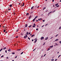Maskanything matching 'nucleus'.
Returning a JSON list of instances; mask_svg holds the SVG:
<instances>
[{
    "label": "nucleus",
    "instance_id": "f257e3e1",
    "mask_svg": "<svg viewBox=\"0 0 61 61\" xmlns=\"http://www.w3.org/2000/svg\"><path fill=\"white\" fill-rule=\"evenodd\" d=\"M24 37L25 38H26V37H27V34H26L25 36H24Z\"/></svg>",
    "mask_w": 61,
    "mask_h": 61
},
{
    "label": "nucleus",
    "instance_id": "774afa93",
    "mask_svg": "<svg viewBox=\"0 0 61 61\" xmlns=\"http://www.w3.org/2000/svg\"><path fill=\"white\" fill-rule=\"evenodd\" d=\"M60 2H61V0H60Z\"/></svg>",
    "mask_w": 61,
    "mask_h": 61
},
{
    "label": "nucleus",
    "instance_id": "20e7f679",
    "mask_svg": "<svg viewBox=\"0 0 61 61\" xmlns=\"http://www.w3.org/2000/svg\"><path fill=\"white\" fill-rule=\"evenodd\" d=\"M42 19L41 18H40V19H38V21H40L41 20H42Z\"/></svg>",
    "mask_w": 61,
    "mask_h": 61
},
{
    "label": "nucleus",
    "instance_id": "393cba45",
    "mask_svg": "<svg viewBox=\"0 0 61 61\" xmlns=\"http://www.w3.org/2000/svg\"><path fill=\"white\" fill-rule=\"evenodd\" d=\"M31 26H32V25H30V26H29V27H31Z\"/></svg>",
    "mask_w": 61,
    "mask_h": 61
},
{
    "label": "nucleus",
    "instance_id": "4be33fe9",
    "mask_svg": "<svg viewBox=\"0 0 61 61\" xmlns=\"http://www.w3.org/2000/svg\"><path fill=\"white\" fill-rule=\"evenodd\" d=\"M50 48H48V49L47 51H48V50H50Z\"/></svg>",
    "mask_w": 61,
    "mask_h": 61
},
{
    "label": "nucleus",
    "instance_id": "423d86ee",
    "mask_svg": "<svg viewBox=\"0 0 61 61\" xmlns=\"http://www.w3.org/2000/svg\"><path fill=\"white\" fill-rule=\"evenodd\" d=\"M27 24H26L25 26V27H27Z\"/></svg>",
    "mask_w": 61,
    "mask_h": 61
},
{
    "label": "nucleus",
    "instance_id": "13d9d810",
    "mask_svg": "<svg viewBox=\"0 0 61 61\" xmlns=\"http://www.w3.org/2000/svg\"><path fill=\"white\" fill-rule=\"evenodd\" d=\"M24 4H25V3H23V5H24Z\"/></svg>",
    "mask_w": 61,
    "mask_h": 61
},
{
    "label": "nucleus",
    "instance_id": "4468645a",
    "mask_svg": "<svg viewBox=\"0 0 61 61\" xmlns=\"http://www.w3.org/2000/svg\"><path fill=\"white\" fill-rule=\"evenodd\" d=\"M35 19L34 18L33 20V22H34V21H35Z\"/></svg>",
    "mask_w": 61,
    "mask_h": 61
},
{
    "label": "nucleus",
    "instance_id": "4d7b16f0",
    "mask_svg": "<svg viewBox=\"0 0 61 61\" xmlns=\"http://www.w3.org/2000/svg\"><path fill=\"white\" fill-rule=\"evenodd\" d=\"M54 1V0H52V2H53Z\"/></svg>",
    "mask_w": 61,
    "mask_h": 61
},
{
    "label": "nucleus",
    "instance_id": "37998d69",
    "mask_svg": "<svg viewBox=\"0 0 61 61\" xmlns=\"http://www.w3.org/2000/svg\"><path fill=\"white\" fill-rule=\"evenodd\" d=\"M16 38H18V36H17L16 37Z\"/></svg>",
    "mask_w": 61,
    "mask_h": 61
},
{
    "label": "nucleus",
    "instance_id": "c03bdc74",
    "mask_svg": "<svg viewBox=\"0 0 61 61\" xmlns=\"http://www.w3.org/2000/svg\"><path fill=\"white\" fill-rule=\"evenodd\" d=\"M59 43L60 44H61V41H59Z\"/></svg>",
    "mask_w": 61,
    "mask_h": 61
},
{
    "label": "nucleus",
    "instance_id": "5fc2aeb1",
    "mask_svg": "<svg viewBox=\"0 0 61 61\" xmlns=\"http://www.w3.org/2000/svg\"><path fill=\"white\" fill-rule=\"evenodd\" d=\"M44 26V25H43L41 27H43V26Z\"/></svg>",
    "mask_w": 61,
    "mask_h": 61
},
{
    "label": "nucleus",
    "instance_id": "ea45409f",
    "mask_svg": "<svg viewBox=\"0 0 61 61\" xmlns=\"http://www.w3.org/2000/svg\"><path fill=\"white\" fill-rule=\"evenodd\" d=\"M5 52H6V53H7V51L6 50L5 51Z\"/></svg>",
    "mask_w": 61,
    "mask_h": 61
},
{
    "label": "nucleus",
    "instance_id": "c85d7f7f",
    "mask_svg": "<svg viewBox=\"0 0 61 61\" xmlns=\"http://www.w3.org/2000/svg\"><path fill=\"white\" fill-rule=\"evenodd\" d=\"M23 52H22L21 53V55H22V54H23Z\"/></svg>",
    "mask_w": 61,
    "mask_h": 61
},
{
    "label": "nucleus",
    "instance_id": "2eb2a0df",
    "mask_svg": "<svg viewBox=\"0 0 61 61\" xmlns=\"http://www.w3.org/2000/svg\"><path fill=\"white\" fill-rule=\"evenodd\" d=\"M34 7V6H33L31 7V9H33V8Z\"/></svg>",
    "mask_w": 61,
    "mask_h": 61
},
{
    "label": "nucleus",
    "instance_id": "412c9836",
    "mask_svg": "<svg viewBox=\"0 0 61 61\" xmlns=\"http://www.w3.org/2000/svg\"><path fill=\"white\" fill-rule=\"evenodd\" d=\"M26 34L27 35H28V32H27L26 33Z\"/></svg>",
    "mask_w": 61,
    "mask_h": 61
},
{
    "label": "nucleus",
    "instance_id": "cd10ccee",
    "mask_svg": "<svg viewBox=\"0 0 61 61\" xmlns=\"http://www.w3.org/2000/svg\"><path fill=\"white\" fill-rule=\"evenodd\" d=\"M54 60V59H52L51 60V61H53Z\"/></svg>",
    "mask_w": 61,
    "mask_h": 61
},
{
    "label": "nucleus",
    "instance_id": "2f4dec72",
    "mask_svg": "<svg viewBox=\"0 0 61 61\" xmlns=\"http://www.w3.org/2000/svg\"><path fill=\"white\" fill-rule=\"evenodd\" d=\"M55 44V45H56H56H58V44H57V43H56Z\"/></svg>",
    "mask_w": 61,
    "mask_h": 61
},
{
    "label": "nucleus",
    "instance_id": "69168bd1",
    "mask_svg": "<svg viewBox=\"0 0 61 61\" xmlns=\"http://www.w3.org/2000/svg\"><path fill=\"white\" fill-rule=\"evenodd\" d=\"M21 4L20 3H19V5H20Z\"/></svg>",
    "mask_w": 61,
    "mask_h": 61
},
{
    "label": "nucleus",
    "instance_id": "ddd939ff",
    "mask_svg": "<svg viewBox=\"0 0 61 61\" xmlns=\"http://www.w3.org/2000/svg\"><path fill=\"white\" fill-rule=\"evenodd\" d=\"M58 5V3L56 4H55V5L56 6H57V5Z\"/></svg>",
    "mask_w": 61,
    "mask_h": 61
},
{
    "label": "nucleus",
    "instance_id": "bf43d9fd",
    "mask_svg": "<svg viewBox=\"0 0 61 61\" xmlns=\"http://www.w3.org/2000/svg\"><path fill=\"white\" fill-rule=\"evenodd\" d=\"M5 33L6 34V33H7V31H6L5 32Z\"/></svg>",
    "mask_w": 61,
    "mask_h": 61
},
{
    "label": "nucleus",
    "instance_id": "052dcab7",
    "mask_svg": "<svg viewBox=\"0 0 61 61\" xmlns=\"http://www.w3.org/2000/svg\"><path fill=\"white\" fill-rule=\"evenodd\" d=\"M53 7H55V5H53Z\"/></svg>",
    "mask_w": 61,
    "mask_h": 61
},
{
    "label": "nucleus",
    "instance_id": "9b49d317",
    "mask_svg": "<svg viewBox=\"0 0 61 61\" xmlns=\"http://www.w3.org/2000/svg\"><path fill=\"white\" fill-rule=\"evenodd\" d=\"M37 39L35 40L34 42V43H36V41H37Z\"/></svg>",
    "mask_w": 61,
    "mask_h": 61
},
{
    "label": "nucleus",
    "instance_id": "7ed1b4c3",
    "mask_svg": "<svg viewBox=\"0 0 61 61\" xmlns=\"http://www.w3.org/2000/svg\"><path fill=\"white\" fill-rule=\"evenodd\" d=\"M44 38V37H42L41 38V40H42V39H43Z\"/></svg>",
    "mask_w": 61,
    "mask_h": 61
},
{
    "label": "nucleus",
    "instance_id": "680f3d73",
    "mask_svg": "<svg viewBox=\"0 0 61 61\" xmlns=\"http://www.w3.org/2000/svg\"><path fill=\"white\" fill-rule=\"evenodd\" d=\"M8 51H9L10 52V51L9 50H8Z\"/></svg>",
    "mask_w": 61,
    "mask_h": 61
},
{
    "label": "nucleus",
    "instance_id": "5701e85b",
    "mask_svg": "<svg viewBox=\"0 0 61 61\" xmlns=\"http://www.w3.org/2000/svg\"><path fill=\"white\" fill-rule=\"evenodd\" d=\"M12 53V54H13L14 55V54H15V52H13V53Z\"/></svg>",
    "mask_w": 61,
    "mask_h": 61
},
{
    "label": "nucleus",
    "instance_id": "6ab92c4d",
    "mask_svg": "<svg viewBox=\"0 0 61 61\" xmlns=\"http://www.w3.org/2000/svg\"><path fill=\"white\" fill-rule=\"evenodd\" d=\"M29 13H27L26 14V15H29Z\"/></svg>",
    "mask_w": 61,
    "mask_h": 61
},
{
    "label": "nucleus",
    "instance_id": "de8ad7c7",
    "mask_svg": "<svg viewBox=\"0 0 61 61\" xmlns=\"http://www.w3.org/2000/svg\"><path fill=\"white\" fill-rule=\"evenodd\" d=\"M42 21H43V22H45V20H43Z\"/></svg>",
    "mask_w": 61,
    "mask_h": 61
},
{
    "label": "nucleus",
    "instance_id": "f3484780",
    "mask_svg": "<svg viewBox=\"0 0 61 61\" xmlns=\"http://www.w3.org/2000/svg\"><path fill=\"white\" fill-rule=\"evenodd\" d=\"M3 50V48H2L1 50H0V52H1V51H2V50Z\"/></svg>",
    "mask_w": 61,
    "mask_h": 61
},
{
    "label": "nucleus",
    "instance_id": "b1692460",
    "mask_svg": "<svg viewBox=\"0 0 61 61\" xmlns=\"http://www.w3.org/2000/svg\"><path fill=\"white\" fill-rule=\"evenodd\" d=\"M58 35L57 34L56 35V36H55V37H57V36H58Z\"/></svg>",
    "mask_w": 61,
    "mask_h": 61
},
{
    "label": "nucleus",
    "instance_id": "79ce46f5",
    "mask_svg": "<svg viewBox=\"0 0 61 61\" xmlns=\"http://www.w3.org/2000/svg\"><path fill=\"white\" fill-rule=\"evenodd\" d=\"M45 42L44 43V44H43V46H44V45H45Z\"/></svg>",
    "mask_w": 61,
    "mask_h": 61
},
{
    "label": "nucleus",
    "instance_id": "3c124183",
    "mask_svg": "<svg viewBox=\"0 0 61 61\" xmlns=\"http://www.w3.org/2000/svg\"><path fill=\"white\" fill-rule=\"evenodd\" d=\"M35 49H34V50H33V51H34L35 50Z\"/></svg>",
    "mask_w": 61,
    "mask_h": 61
},
{
    "label": "nucleus",
    "instance_id": "7c9ffc66",
    "mask_svg": "<svg viewBox=\"0 0 61 61\" xmlns=\"http://www.w3.org/2000/svg\"><path fill=\"white\" fill-rule=\"evenodd\" d=\"M58 6H59V5H58L56 7H58Z\"/></svg>",
    "mask_w": 61,
    "mask_h": 61
},
{
    "label": "nucleus",
    "instance_id": "338daca9",
    "mask_svg": "<svg viewBox=\"0 0 61 61\" xmlns=\"http://www.w3.org/2000/svg\"><path fill=\"white\" fill-rule=\"evenodd\" d=\"M39 7V6H38L37 7V8H38Z\"/></svg>",
    "mask_w": 61,
    "mask_h": 61
},
{
    "label": "nucleus",
    "instance_id": "0e129e2a",
    "mask_svg": "<svg viewBox=\"0 0 61 61\" xmlns=\"http://www.w3.org/2000/svg\"><path fill=\"white\" fill-rule=\"evenodd\" d=\"M18 30H17L16 31V32H18Z\"/></svg>",
    "mask_w": 61,
    "mask_h": 61
},
{
    "label": "nucleus",
    "instance_id": "49530a36",
    "mask_svg": "<svg viewBox=\"0 0 61 61\" xmlns=\"http://www.w3.org/2000/svg\"><path fill=\"white\" fill-rule=\"evenodd\" d=\"M7 59H8V57H6Z\"/></svg>",
    "mask_w": 61,
    "mask_h": 61
},
{
    "label": "nucleus",
    "instance_id": "f8f14e48",
    "mask_svg": "<svg viewBox=\"0 0 61 61\" xmlns=\"http://www.w3.org/2000/svg\"><path fill=\"white\" fill-rule=\"evenodd\" d=\"M37 17H38V16H36L34 18V19H36V18H37Z\"/></svg>",
    "mask_w": 61,
    "mask_h": 61
},
{
    "label": "nucleus",
    "instance_id": "c756f323",
    "mask_svg": "<svg viewBox=\"0 0 61 61\" xmlns=\"http://www.w3.org/2000/svg\"><path fill=\"white\" fill-rule=\"evenodd\" d=\"M4 32H5V30L4 31H3Z\"/></svg>",
    "mask_w": 61,
    "mask_h": 61
},
{
    "label": "nucleus",
    "instance_id": "4c0bfd02",
    "mask_svg": "<svg viewBox=\"0 0 61 61\" xmlns=\"http://www.w3.org/2000/svg\"><path fill=\"white\" fill-rule=\"evenodd\" d=\"M57 60V59H55V61H56V60Z\"/></svg>",
    "mask_w": 61,
    "mask_h": 61
},
{
    "label": "nucleus",
    "instance_id": "a211bd4d",
    "mask_svg": "<svg viewBox=\"0 0 61 61\" xmlns=\"http://www.w3.org/2000/svg\"><path fill=\"white\" fill-rule=\"evenodd\" d=\"M46 7H44L43 8V10H45V9H46Z\"/></svg>",
    "mask_w": 61,
    "mask_h": 61
},
{
    "label": "nucleus",
    "instance_id": "8fccbe9b",
    "mask_svg": "<svg viewBox=\"0 0 61 61\" xmlns=\"http://www.w3.org/2000/svg\"><path fill=\"white\" fill-rule=\"evenodd\" d=\"M11 10V9H8V10Z\"/></svg>",
    "mask_w": 61,
    "mask_h": 61
},
{
    "label": "nucleus",
    "instance_id": "bb28decb",
    "mask_svg": "<svg viewBox=\"0 0 61 61\" xmlns=\"http://www.w3.org/2000/svg\"><path fill=\"white\" fill-rule=\"evenodd\" d=\"M61 29V26H60L59 27V29Z\"/></svg>",
    "mask_w": 61,
    "mask_h": 61
},
{
    "label": "nucleus",
    "instance_id": "6e6552de",
    "mask_svg": "<svg viewBox=\"0 0 61 61\" xmlns=\"http://www.w3.org/2000/svg\"><path fill=\"white\" fill-rule=\"evenodd\" d=\"M48 37H47L46 38L45 40H46L47 39H48Z\"/></svg>",
    "mask_w": 61,
    "mask_h": 61
},
{
    "label": "nucleus",
    "instance_id": "473e14b6",
    "mask_svg": "<svg viewBox=\"0 0 61 61\" xmlns=\"http://www.w3.org/2000/svg\"><path fill=\"white\" fill-rule=\"evenodd\" d=\"M17 56H16L15 57V58H17Z\"/></svg>",
    "mask_w": 61,
    "mask_h": 61
},
{
    "label": "nucleus",
    "instance_id": "dca6fc26",
    "mask_svg": "<svg viewBox=\"0 0 61 61\" xmlns=\"http://www.w3.org/2000/svg\"><path fill=\"white\" fill-rule=\"evenodd\" d=\"M52 47H53V45L52 46H51L50 47L51 48H52Z\"/></svg>",
    "mask_w": 61,
    "mask_h": 61
},
{
    "label": "nucleus",
    "instance_id": "09e8293b",
    "mask_svg": "<svg viewBox=\"0 0 61 61\" xmlns=\"http://www.w3.org/2000/svg\"><path fill=\"white\" fill-rule=\"evenodd\" d=\"M55 11H56V10H54V11H53V13H54V12H55Z\"/></svg>",
    "mask_w": 61,
    "mask_h": 61
},
{
    "label": "nucleus",
    "instance_id": "6e6d98bb",
    "mask_svg": "<svg viewBox=\"0 0 61 61\" xmlns=\"http://www.w3.org/2000/svg\"><path fill=\"white\" fill-rule=\"evenodd\" d=\"M48 25V24H46L45 25V26H46V25Z\"/></svg>",
    "mask_w": 61,
    "mask_h": 61
},
{
    "label": "nucleus",
    "instance_id": "1a4fd4ad",
    "mask_svg": "<svg viewBox=\"0 0 61 61\" xmlns=\"http://www.w3.org/2000/svg\"><path fill=\"white\" fill-rule=\"evenodd\" d=\"M59 40L58 39H56L55 40V41H58Z\"/></svg>",
    "mask_w": 61,
    "mask_h": 61
},
{
    "label": "nucleus",
    "instance_id": "58836bf2",
    "mask_svg": "<svg viewBox=\"0 0 61 61\" xmlns=\"http://www.w3.org/2000/svg\"><path fill=\"white\" fill-rule=\"evenodd\" d=\"M53 37H51L50 38V39H52V38H53Z\"/></svg>",
    "mask_w": 61,
    "mask_h": 61
},
{
    "label": "nucleus",
    "instance_id": "e433bc0d",
    "mask_svg": "<svg viewBox=\"0 0 61 61\" xmlns=\"http://www.w3.org/2000/svg\"><path fill=\"white\" fill-rule=\"evenodd\" d=\"M36 30H38V28L36 29Z\"/></svg>",
    "mask_w": 61,
    "mask_h": 61
},
{
    "label": "nucleus",
    "instance_id": "a878e982",
    "mask_svg": "<svg viewBox=\"0 0 61 61\" xmlns=\"http://www.w3.org/2000/svg\"><path fill=\"white\" fill-rule=\"evenodd\" d=\"M17 50L18 51H20V50H21V49H20L18 50Z\"/></svg>",
    "mask_w": 61,
    "mask_h": 61
},
{
    "label": "nucleus",
    "instance_id": "aec40b11",
    "mask_svg": "<svg viewBox=\"0 0 61 61\" xmlns=\"http://www.w3.org/2000/svg\"><path fill=\"white\" fill-rule=\"evenodd\" d=\"M12 5H10V7H12Z\"/></svg>",
    "mask_w": 61,
    "mask_h": 61
},
{
    "label": "nucleus",
    "instance_id": "a18cd8bd",
    "mask_svg": "<svg viewBox=\"0 0 61 61\" xmlns=\"http://www.w3.org/2000/svg\"><path fill=\"white\" fill-rule=\"evenodd\" d=\"M28 39H29V40H30V38H29V37H28Z\"/></svg>",
    "mask_w": 61,
    "mask_h": 61
},
{
    "label": "nucleus",
    "instance_id": "f03ea898",
    "mask_svg": "<svg viewBox=\"0 0 61 61\" xmlns=\"http://www.w3.org/2000/svg\"><path fill=\"white\" fill-rule=\"evenodd\" d=\"M33 25H34V26H32V27H36V24L34 23V24H33Z\"/></svg>",
    "mask_w": 61,
    "mask_h": 61
},
{
    "label": "nucleus",
    "instance_id": "9d476101",
    "mask_svg": "<svg viewBox=\"0 0 61 61\" xmlns=\"http://www.w3.org/2000/svg\"><path fill=\"white\" fill-rule=\"evenodd\" d=\"M5 49H6V47H5L3 49V50H5Z\"/></svg>",
    "mask_w": 61,
    "mask_h": 61
},
{
    "label": "nucleus",
    "instance_id": "603ef678",
    "mask_svg": "<svg viewBox=\"0 0 61 61\" xmlns=\"http://www.w3.org/2000/svg\"><path fill=\"white\" fill-rule=\"evenodd\" d=\"M46 55V54H45V55H44V56H45Z\"/></svg>",
    "mask_w": 61,
    "mask_h": 61
},
{
    "label": "nucleus",
    "instance_id": "c9c22d12",
    "mask_svg": "<svg viewBox=\"0 0 61 61\" xmlns=\"http://www.w3.org/2000/svg\"><path fill=\"white\" fill-rule=\"evenodd\" d=\"M52 13V12H50L49 13H48V14H50V13Z\"/></svg>",
    "mask_w": 61,
    "mask_h": 61
},
{
    "label": "nucleus",
    "instance_id": "39448f33",
    "mask_svg": "<svg viewBox=\"0 0 61 61\" xmlns=\"http://www.w3.org/2000/svg\"><path fill=\"white\" fill-rule=\"evenodd\" d=\"M31 17H32L31 15L29 17V19H30Z\"/></svg>",
    "mask_w": 61,
    "mask_h": 61
},
{
    "label": "nucleus",
    "instance_id": "864d4df0",
    "mask_svg": "<svg viewBox=\"0 0 61 61\" xmlns=\"http://www.w3.org/2000/svg\"><path fill=\"white\" fill-rule=\"evenodd\" d=\"M21 35H23V34H22V33H21L20 34Z\"/></svg>",
    "mask_w": 61,
    "mask_h": 61
},
{
    "label": "nucleus",
    "instance_id": "a19ab883",
    "mask_svg": "<svg viewBox=\"0 0 61 61\" xmlns=\"http://www.w3.org/2000/svg\"><path fill=\"white\" fill-rule=\"evenodd\" d=\"M31 34V32H30L28 33V34H29V35H30Z\"/></svg>",
    "mask_w": 61,
    "mask_h": 61
},
{
    "label": "nucleus",
    "instance_id": "0eeeda50",
    "mask_svg": "<svg viewBox=\"0 0 61 61\" xmlns=\"http://www.w3.org/2000/svg\"><path fill=\"white\" fill-rule=\"evenodd\" d=\"M35 36V35L34 34L33 35H32L31 36V37H33V36Z\"/></svg>",
    "mask_w": 61,
    "mask_h": 61
},
{
    "label": "nucleus",
    "instance_id": "e2e57ef3",
    "mask_svg": "<svg viewBox=\"0 0 61 61\" xmlns=\"http://www.w3.org/2000/svg\"><path fill=\"white\" fill-rule=\"evenodd\" d=\"M34 41V40H32V41Z\"/></svg>",
    "mask_w": 61,
    "mask_h": 61
},
{
    "label": "nucleus",
    "instance_id": "72a5a7b5",
    "mask_svg": "<svg viewBox=\"0 0 61 61\" xmlns=\"http://www.w3.org/2000/svg\"><path fill=\"white\" fill-rule=\"evenodd\" d=\"M3 56H4V55H2V56H1V57L2 58L3 57Z\"/></svg>",
    "mask_w": 61,
    "mask_h": 61
},
{
    "label": "nucleus",
    "instance_id": "f704fd0d",
    "mask_svg": "<svg viewBox=\"0 0 61 61\" xmlns=\"http://www.w3.org/2000/svg\"><path fill=\"white\" fill-rule=\"evenodd\" d=\"M61 56V55H60L58 56V58H59L60 56Z\"/></svg>",
    "mask_w": 61,
    "mask_h": 61
}]
</instances>
